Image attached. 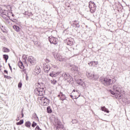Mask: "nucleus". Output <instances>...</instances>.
Segmentation results:
<instances>
[{"mask_svg":"<svg viewBox=\"0 0 130 130\" xmlns=\"http://www.w3.org/2000/svg\"><path fill=\"white\" fill-rule=\"evenodd\" d=\"M113 90L115 92L110 90V93L112 95H114L113 97H115L116 99H119V98H121V96H122V94H123V91H119V85H114Z\"/></svg>","mask_w":130,"mask_h":130,"instance_id":"1","label":"nucleus"},{"mask_svg":"<svg viewBox=\"0 0 130 130\" xmlns=\"http://www.w3.org/2000/svg\"><path fill=\"white\" fill-rule=\"evenodd\" d=\"M38 84L40 85V87L35 89L34 93L37 96H43L45 93V90H44L45 85L41 82H38Z\"/></svg>","mask_w":130,"mask_h":130,"instance_id":"2","label":"nucleus"},{"mask_svg":"<svg viewBox=\"0 0 130 130\" xmlns=\"http://www.w3.org/2000/svg\"><path fill=\"white\" fill-rule=\"evenodd\" d=\"M100 82H101V83L105 86H110V85L114 84V83L116 82V80L114 78L111 79L107 77H104L100 79Z\"/></svg>","mask_w":130,"mask_h":130,"instance_id":"3","label":"nucleus"},{"mask_svg":"<svg viewBox=\"0 0 130 130\" xmlns=\"http://www.w3.org/2000/svg\"><path fill=\"white\" fill-rule=\"evenodd\" d=\"M38 100L40 101L41 104L44 106H48L49 105V100L47 98L42 96L38 98Z\"/></svg>","mask_w":130,"mask_h":130,"instance_id":"4","label":"nucleus"},{"mask_svg":"<svg viewBox=\"0 0 130 130\" xmlns=\"http://www.w3.org/2000/svg\"><path fill=\"white\" fill-rule=\"evenodd\" d=\"M96 4L93 2V1H90L89 2V8L90 9V13H95L96 11Z\"/></svg>","mask_w":130,"mask_h":130,"instance_id":"5","label":"nucleus"},{"mask_svg":"<svg viewBox=\"0 0 130 130\" xmlns=\"http://www.w3.org/2000/svg\"><path fill=\"white\" fill-rule=\"evenodd\" d=\"M49 41L50 42L51 44H54L55 45L58 43V39L54 38L53 37L49 38Z\"/></svg>","mask_w":130,"mask_h":130,"instance_id":"6","label":"nucleus"},{"mask_svg":"<svg viewBox=\"0 0 130 130\" xmlns=\"http://www.w3.org/2000/svg\"><path fill=\"white\" fill-rule=\"evenodd\" d=\"M28 62H29L32 66H34L36 63V59H35L33 56H29L27 59Z\"/></svg>","mask_w":130,"mask_h":130,"instance_id":"7","label":"nucleus"},{"mask_svg":"<svg viewBox=\"0 0 130 130\" xmlns=\"http://www.w3.org/2000/svg\"><path fill=\"white\" fill-rule=\"evenodd\" d=\"M66 42L68 45L72 46L74 44V39L73 38H68L66 40Z\"/></svg>","mask_w":130,"mask_h":130,"instance_id":"8","label":"nucleus"},{"mask_svg":"<svg viewBox=\"0 0 130 130\" xmlns=\"http://www.w3.org/2000/svg\"><path fill=\"white\" fill-rule=\"evenodd\" d=\"M44 70L45 72V73L47 72H49L50 70V66H49V64H47L44 67Z\"/></svg>","mask_w":130,"mask_h":130,"instance_id":"9","label":"nucleus"},{"mask_svg":"<svg viewBox=\"0 0 130 130\" xmlns=\"http://www.w3.org/2000/svg\"><path fill=\"white\" fill-rule=\"evenodd\" d=\"M18 67L21 70H24V68H25V67H24V64H23V62L21 61H19L18 62Z\"/></svg>","mask_w":130,"mask_h":130,"instance_id":"10","label":"nucleus"},{"mask_svg":"<svg viewBox=\"0 0 130 130\" xmlns=\"http://www.w3.org/2000/svg\"><path fill=\"white\" fill-rule=\"evenodd\" d=\"M41 72V69L40 68H36L35 70V73L36 74H40V72Z\"/></svg>","mask_w":130,"mask_h":130,"instance_id":"11","label":"nucleus"},{"mask_svg":"<svg viewBox=\"0 0 130 130\" xmlns=\"http://www.w3.org/2000/svg\"><path fill=\"white\" fill-rule=\"evenodd\" d=\"M13 28L14 29L15 31H16V32H19V31H20V27L17 25H13Z\"/></svg>","mask_w":130,"mask_h":130,"instance_id":"12","label":"nucleus"},{"mask_svg":"<svg viewBox=\"0 0 130 130\" xmlns=\"http://www.w3.org/2000/svg\"><path fill=\"white\" fill-rule=\"evenodd\" d=\"M2 51L3 52L8 53V52H10V50L8 48L4 47L2 49Z\"/></svg>","mask_w":130,"mask_h":130,"instance_id":"13","label":"nucleus"},{"mask_svg":"<svg viewBox=\"0 0 130 130\" xmlns=\"http://www.w3.org/2000/svg\"><path fill=\"white\" fill-rule=\"evenodd\" d=\"M101 110H102V111H104L105 112H107V113H109V111H108V109L105 108V107H102Z\"/></svg>","mask_w":130,"mask_h":130,"instance_id":"14","label":"nucleus"},{"mask_svg":"<svg viewBox=\"0 0 130 130\" xmlns=\"http://www.w3.org/2000/svg\"><path fill=\"white\" fill-rule=\"evenodd\" d=\"M50 77H52V78H55V77H57V73L54 74V72H52L49 74Z\"/></svg>","mask_w":130,"mask_h":130,"instance_id":"15","label":"nucleus"},{"mask_svg":"<svg viewBox=\"0 0 130 130\" xmlns=\"http://www.w3.org/2000/svg\"><path fill=\"white\" fill-rule=\"evenodd\" d=\"M23 123H24V120L21 119L20 121L16 122V125H21Z\"/></svg>","mask_w":130,"mask_h":130,"instance_id":"16","label":"nucleus"},{"mask_svg":"<svg viewBox=\"0 0 130 130\" xmlns=\"http://www.w3.org/2000/svg\"><path fill=\"white\" fill-rule=\"evenodd\" d=\"M25 125L26 127H31V123L29 121H27L25 123Z\"/></svg>","mask_w":130,"mask_h":130,"instance_id":"17","label":"nucleus"},{"mask_svg":"<svg viewBox=\"0 0 130 130\" xmlns=\"http://www.w3.org/2000/svg\"><path fill=\"white\" fill-rule=\"evenodd\" d=\"M47 111L48 113H51V112H52V110H51V108H50V106H48L47 108Z\"/></svg>","mask_w":130,"mask_h":130,"instance_id":"18","label":"nucleus"},{"mask_svg":"<svg viewBox=\"0 0 130 130\" xmlns=\"http://www.w3.org/2000/svg\"><path fill=\"white\" fill-rule=\"evenodd\" d=\"M76 90H75V89L73 90V92H72V94L75 97L76 99L78 98V95H76Z\"/></svg>","mask_w":130,"mask_h":130,"instance_id":"19","label":"nucleus"},{"mask_svg":"<svg viewBox=\"0 0 130 130\" xmlns=\"http://www.w3.org/2000/svg\"><path fill=\"white\" fill-rule=\"evenodd\" d=\"M3 58L7 61L9 59V55L6 54L3 55Z\"/></svg>","mask_w":130,"mask_h":130,"instance_id":"20","label":"nucleus"},{"mask_svg":"<svg viewBox=\"0 0 130 130\" xmlns=\"http://www.w3.org/2000/svg\"><path fill=\"white\" fill-rule=\"evenodd\" d=\"M57 58V60H59V61H63V60L64 59L63 58H62V56H61L58 57Z\"/></svg>","mask_w":130,"mask_h":130,"instance_id":"21","label":"nucleus"},{"mask_svg":"<svg viewBox=\"0 0 130 130\" xmlns=\"http://www.w3.org/2000/svg\"><path fill=\"white\" fill-rule=\"evenodd\" d=\"M73 69L74 72H79V68H78V67L75 66Z\"/></svg>","mask_w":130,"mask_h":130,"instance_id":"22","label":"nucleus"},{"mask_svg":"<svg viewBox=\"0 0 130 130\" xmlns=\"http://www.w3.org/2000/svg\"><path fill=\"white\" fill-rule=\"evenodd\" d=\"M6 8L8 9V11H11V10H12V6L11 5L6 6Z\"/></svg>","mask_w":130,"mask_h":130,"instance_id":"23","label":"nucleus"},{"mask_svg":"<svg viewBox=\"0 0 130 130\" xmlns=\"http://www.w3.org/2000/svg\"><path fill=\"white\" fill-rule=\"evenodd\" d=\"M51 83L52 84H53V85H55V84H56V83H57V81L54 79H53V80H51Z\"/></svg>","mask_w":130,"mask_h":130,"instance_id":"24","label":"nucleus"},{"mask_svg":"<svg viewBox=\"0 0 130 130\" xmlns=\"http://www.w3.org/2000/svg\"><path fill=\"white\" fill-rule=\"evenodd\" d=\"M22 59L24 60V62H25V63H27V62H26V60H27V57H26L25 55H24L22 56Z\"/></svg>","mask_w":130,"mask_h":130,"instance_id":"25","label":"nucleus"},{"mask_svg":"<svg viewBox=\"0 0 130 130\" xmlns=\"http://www.w3.org/2000/svg\"><path fill=\"white\" fill-rule=\"evenodd\" d=\"M3 29H4V26H2L1 27V29L2 30L3 32H4V33H8V31H7V30Z\"/></svg>","mask_w":130,"mask_h":130,"instance_id":"26","label":"nucleus"},{"mask_svg":"<svg viewBox=\"0 0 130 130\" xmlns=\"http://www.w3.org/2000/svg\"><path fill=\"white\" fill-rule=\"evenodd\" d=\"M36 125H37V123H36V122H35V121H34L31 124V126L32 127H35V126H36Z\"/></svg>","mask_w":130,"mask_h":130,"instance_id":"27","label":"nucleus"},{"mask_svg":"<svg viewBox=\"0 0 130 130\" xmlns=\"http://www.w3.org/2000/svg\"><path fill=\"white\" fill-rule=\"evenodd\" d=\"M22 82H19L18 84V88H22Z\"/></svg>","mask_w":130,"mask_h":130,"instance_id":"28","label":"nucleus"},{"mask_svg":"<svg viewBox=\"0 0 130 130\" xmlns=\"http://www.w3.org/2000/svg\"><path fill=\"white\" fill-rule=\"evenodd\" d=\"M36 130H42L41 129H40V127H39V126H37L35 128Z\"/></svg>","mask_w":130,"mask_h":130,"instance_id":"29","label":"nucleus"},{"mask_svg":"<svg viewBox=\"0 0 130 130\" xmlns=\"http://www.w3.org/2000/svg\"><path fill=\"white\" fill-rule=\"evenodd\" d=\"M62 97H63V98H60V99L61 100H62V101H63V100H66V98H64V95H62Z\"/></svg>","mask_w":130,"mask_h":130,"instance_id":"30","label":"nucleus"},{"mask_svg":"<svg viewBox=\"0 0 130 130\" xmlns=\"http://www.w3.org/2000/svg\"><path fill=\"white\" fill-rule=\"evenodd\" d=\"M21 118H22V117H24V114L23 113V110L21 111Z\"/></svg>","mask_w":130,"mask_h":130,"instance_id":"31","label":"nucleus"},{"mask_svg":"<svg viewBox=\"0 0 130 130\" xmlns=\"http://www.w3.org/2000/svg\"><path fill=\"white\" fill-rule=\"evenodd\" d=\"M92 63H95V64H98V61H92Z\"/></svg>","mask_w":130,"mask_h":130,"instance_id":"32","label":"nucleus"},{"mask_svg":"<svg viewBox=\"0 0 130 130\" xmlns=\"http://www.w3.org/2000/svg\"><path fill=\"white\" fill-rule=\"evenodd\" d=\"M16 120V121H19V120H20V116H18Z\"/></svg>","mask_w":130,"mask_h":130,"instance_id":"33","label":"nucleus"},{"mask_svg":"<svg viewBox=\"0 0 130 130\" xmlns=\"http://www.w3.org/2000/svg\"><path fill=\"white\" fill-rule=\"evenodd\" d=\"M74 25H76V27H80V25H79V23H77L76 24L74 23Z\"/></svg>","mask_w":130,"mask_h":130,"instance_id":"34","label":"nucleus"},{"mask_svg":"<svg viewBox=\"0 0 130 130\" xmlns=\"http://www.w3.org/2000/svg\"><path fill=\"white\" fill-rule=\"evenodd\" d=\"M4 73H5V74H6L7 75H8V71L4 70Z\"/></svg>","mask_w":130,"mask_h":130,"instance_id":"35","label":"nucleus"},{"mask_svg":"<svg viewBox=\"0 0 130 130\" xmlns=\"http://www.w3.org/2000/svg\"><path fill=\"white\" fill-rule=\"evenodd\" d=\"M9 68L10 69V70H12V67H11V66L9 65Z\"/></svg>","mask_w":130,"mask_h":130,"instance_id":"36","label":"nucleus"},{"mask_svg":"<svg viewBox=\"0 0 130 130\" xmlns=\"http://www.w3.org/2000/svg\"><path fill=\"white\" fill-rule=\"evenodd\" d=\"M76 94H79V92H78V91H76Z\"/></svg>","mask_w":130,"mask_h":130,"instance_id":"37","label":"nucleus"},{"mask_svg":"<svg viewBox=\"0 0 130 130\" xmlns=\"http://www.w3.org/2000/svg\"><path fill=\"white\" fill-rule=\"evenodd\" d=\"M14 14H12V17H14Z\"/></svg>","mask_w":130,"mask_h":130,"instance_id":"38","label":"nucleus"},{"mask_svg":"<svg viewBox=\"0 0 130 130\" xmlns=\"http://www.w3.org/2000/svg\"><path fill=\"white\" fill-rule=\"evenodd\" d=\"M1 68H2V66H0V70H1Z\"/></svg>","mask_w":130,"mask_h":130,"instance_id":"39","label":"nucleus"}]
</instances>
